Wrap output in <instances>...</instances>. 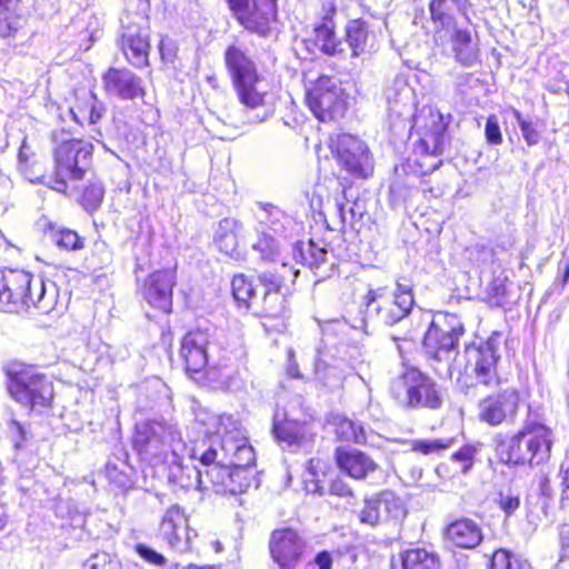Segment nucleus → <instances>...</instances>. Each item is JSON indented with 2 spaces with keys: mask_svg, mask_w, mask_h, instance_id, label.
Returning <instances> with one entry per match:
<instances>
[{
  "mask_svg": "<svg viewBox=\"0 0 569 569\" xmlns=\"http://www.w3.org/2000/svg\"><path fill=\"white\" fill-rule=\"evenodd\" d=\"M102 86L107 93L123 100L143 99L147 93L142 80L126 68H108L102 74Z\"/></svg>",
  "mask_w": 569,
  "mask_h": 569,
  "instance_id": "27",
  "label": "nucleus"
},
{
  "mask_svg": "<svg viewBox=\"0 0 569 569\" xmlns=\"http://www.w3.org/2000/svg\"><path fill=\"white\" fill-rule=\"evenodd\" d=\"M59 300L56 283L22 267H0V312L48 315L57 309Z\"/></svg>",
  "mask_w": 569,
  "mask_h": 569,
  "instance_id": "3",
  "label": "nucleus"
},
{
  "mask_svg": "<svg viewBox=\"0 0 569 569\" xmlns=\"http://www.w3.org/2000/svg\"><path fill=\"white\" fill-rule=\"evenodd\" d=\"M213 433L220 439V447L227 467L248 469L254 467V449L232 416H217Z\"/></svg>",
  "mask_w": 569,
  "mask_h": 569,
  "instance_id": "11",
  "label": "nucleus"
},
{
  "mask_svg": "<svg viewBox=\"0 0 569 569\" xmlns=\"http://www.w3.org/2000/svg\"><path fill=\"white\" fill-rule=\"evenodd\" d=\"M222 60L238 102L246 110L264 107L267 92L260 89L263 78L248 48L238 42L228 43Z\"/></svg>",
  "mask_w": 569,
  "mask_h": 569,
  "instance_id": "6",
  "label": "nucleus"
},
{
  "mask_svg": "<svg viewBox=\"0 0 569 569\" xmlns=\"http://www.w3.org/2000/svg\"><path fill=\"white\" fill-rule=\"evenodd\" d=\"M42 231L62 251H78L86 247V238L68 227L47 221Z\"/></svg>",
  "mask_w": 569,
  "mask_h": 569,
  "instance_id": "38",
  "label": "nucleus"
},
{
  "mask_svg": "<svg viewBox=\"0 0 569 569\" xmlns=\"http://www.w3.org/2000/svg\"><path fill=\"white\" fill-rule=\"evenodd\" d=\"M332 459L342 475L356 481L366 480L379 469L377 461L358 448L337 446Z\"/></svg>",
  "mask_w": 569,
  "mask_h": 569,
  "instance_id": "24",
  "label": "nucleus"
},
{
  "mask_svg": "<svg viewBox=\"0 0 569 569\" xmlns=\"http://www.w3.org/2000/svg\"><path fill=\"white\" fill-rule=\"evenodd\" d=\"M117 44L127 62L134 69H142L149 66L151 46L147 21L143 23L129 22L123 26Z\"/></svg>",
  "mask_w": 569,
  "mask_h": 569,
  "instance_id": "23",
  "label": "nucleus"
},
{
  "mask_svg": "<svg viewBox=\"0 0 569 569\" xmlns=\"http://www.w3.org/2000/svg\"><path fill=\"white\" fill-rule=\"evenodd\" d=\"M3 373L7 393L20 408L29 413L53 408V380L39 366L13 359L4 365Z\"/></svg>",
  "mask_w": 569,
  "mask_h": 569,
  "instance_id": "5",
  "label": "nucleus"
},
{
  "mask_svg": "<svg viewBox=\"0 0 569 569\" xmlns=\"http://www.w3.org/2000/svg\"><path fill=\"white\" fill-rule=\"evenodd\" d=\"M559 268L562 271L560 287L565 288L569 281V258L559 262Z\"/></svg>",
  "mask_w": 569,
  "mask_h": 569,
  "instance_id": "57",
  "label": "nucleus"
},
{
  "mask_svg": "<svg viewBox=\"0 0 569 569\" xmlns=\"http://www.w3.org/2000/svg\"><path fill=\"white\" fill-rule=\"evenodd\" d=\"M313 569H332L333 555L330 550L323 549L315 553L310 562Z\"/></svg>",
  "mask_w": 569,
  "mask_h": 569,
  "instance_id": "55",
  "label": "nucleus"
},
{
  "mask_svg": "<svg viewBox=\"0 0 569 569\" xmlns=\"http://www.w3.org/2000/svg\"><path fill=\"white\" fill-rule=\"evenodd\" d=\"M296 273L286 263L274 264L262 270L253 278L243 272L231 278V293L239 307L251 310L257 317L274 320L273 330L281 331L287 328L291 318V310L280 293L287 280H293Z\"/></svg>",
  "mask_w": 569,
  "mask_h": 569,
  "instance_id": "2",
  "label": "nucleus"
},
{
  "mask_svg": "<svg viewBox=\"0 0 569 569\" xmlns=\"http://www.w3.org/2000/svg\"><path fill=\"white\" fill-rule=\"evenodd\" d=\"M134 551L148 563L158 567H162L166 563V558L162 555L143 543H137L134 546Z\"/></svg>",
  "mask_w": 569,
  "mask_h": 569,
  "instance_id": "53",
  "label": "nucleus"
},
{
  "mask_svg": "<svg viewBox=\"0 0 569 569\" xmlns=\"http://www.w3.org/2000/svg\"><path fill=\"white\" fill-rule=\"evenodd\" d=\"M210 340L207 329L193 328L180 339L179 359L184 375L200 388H212L221 381V371L209 365Z\"/></svg>",
  "mask_w": 569,
  "mask_h": 569,
  "instance_id": "9",
  "label": "nucleus"
},
{
  "mask_svg": "<svg viewBox=\"0 0 569 569\" xmlns=\"http://www.w3.org/2000/svg\"><path fill=\"white\" fill-rule=\"evenodd\" d=\"M81 569H120V562L107 552H96L83 561Z\"/></svg>",
  "mask_w": 569,
  "mask_h": 569,
  "instance_id": "48",
  "label": "nucleus"
},
{
  "mask_svg": "<svg viewBox=\"0 0 569 569\" xmlns=\"http://www.w3.org/2000/svg\"><path fill=\"white\" fill-rule=\"evenodd\" d=\"M329 150L340 170L353 179H367L373 172L371 156L365 143L347 132L331 136L328 141Z\"/></svg>",
  "mask_w": 569,
  "mask_h": 569,
  "instance_id": "14",
  "label": "nucleus"
},
{
  "mask_svg": "<svg viewBox=\"0 0 569 569\" xmlns=\"http://www.w3.org/2000/svg\"><path fill=\"white\" fill-rule=\"evenodd\" d=\"M446 539L457 548L473 549L478 547L482 539L481 527L472 519L467 517L456 518L443 529Z\"/></svg>",
  "mask_w": 569,
  "mask_h": 569,
  "instance_id": "28",
  "label": "nucleus"
},
{
  "mask_svg": "<svg viewBox=\"0 0 569 569\" xmlns=\"http://www.w3.org/2000/svg\"><path fill=\"white\" fill-rule=\"evenodd\" d=\"M340 186H341L342 192L345 193L347 190H349L352 187V182L345 179L343 181L340 182Z\"/></svg>",
  "mask_w": 569,
  "mask_h": 569,
  "instance_id": "60",
  "label": "nucleus"
},
{
  "mask_svg": "<svg viewBox=\"0 0 569 569\" xmlns=\"http://www.w3.org/2000/svg\"><path fill=\"white\" fill-rule=\"evenodd\" d=\"M390 569H441V559L436 551L412 547L392 557Z\"/></svg>",
  "mask_w": 569,
  "mask_h": 569,
  "instance_id": "31",
  "label": "nucleus"
},
{
  "mask_svg": "<svg viewBox=\"0 0 569 569\" xmlns=\"http://www.w3.org/2000/svg\"><path fill=\"white\" fill-rule=\"evenodd\" d=\"M498 506L507 516H511L519 509L520 499L518 496L500 493Z\"/></svg>",
  "mask_w": 569,
  "mask_h": 569,
  "instance_id": "54",
  "label": "nucleus"
},
{
  "mask_svg": "<svg viewBox=\"0 0 569 569\" xmlns=\"http://www.w3.org/2000/svg\"><path fill=\"white\" fill-rule=\"evenodd\" d=\"M70 112L74 121L80 124H96L102 119L106 108L94 92L88 91L76 98Z\"/></svg>",
  "mask_w": 569,
  "mask_h": 569,
  "instance_id": "35",
  "label": "nucleus"
},
{
  "mask_svg": "<svg viewBox=\"0 0 569 569\" xmlns=\"http://www.w3.org/2000/svg\"><path fill=\"white\" fill-rule=\"evenodd\" d=\"M449 123V116L432 106H423L415 113L411 123V132L416 136L413 157L396 167L395 190L410 187L411 177L422 178L443 164L441 157L450 143Z\"/></svg>",
  "mask_w": 569,
  "mask_h": 569,
  "instance_id": "1",
  "label": "nucleus"
},
{
  "mask_svg": "<svg viewBox=\"0 0 569 569\" xmlns=\"http://www.w3.org/2000/svg\"><path fill=\"white\" fill-rule=\"evenodd\" d=\"M71 191H76V201L87 211L98 209L104 198L103 183L93 172H90L81 186H70Z\"/></svg>",
  "mask_w": 569,
  "mask_h": 569,
  "instance_id": "37",
  "label": "nucleus"
},
{
  "mask_svg": "<svg viewBox=\"0 0 569 569\" xmlns=\"http://www.w3.org/2000/svg\"><path fill=\"white\" fill-rule=\"evenodd\" d=\"M476 37V31L465 28H458L450 33L451 51L459 64L471 67L480 62V47Z\"/></svg>",
  "mask_w": 569,
  "mask_h": 569,
  "instance_id": "30",
  "label": "nucleus"
},
{
  "mask_svg": "<svg viewBox=\"0 0 569 569\" xmlns=\"http://www.w3.org/2000/svg\"><path fill=\"white\" fill-rule=\"evenodd\" d=\"M169 431L170 428L164 421L144 420L136 423L130 439L131 448L142 461H162Z\"/></svg>",
  "mask_w": 569,
  "mask_h": 569,
  "instance_id": "19",
  "label": "nucleus"
},
{
  "mask_svg": "<svg viewBox=\"0 0 569 569\" xmlns=\"http://www.w3.org/2000/svg\"><path fill=\"white\" fill-rule=\"evenodd\" d=\"M159 53L163 62H174L178 58V46L168 37H162L159 41Z\"/></svg>",
  "mask_w": 569,
  "mask_h": 569,
  "instance_id": "52",
  "label": "nucleus"
},
{
  "mask_svg": "<svg viewBox=\"0 0 569 569\" xmlns=\"http://www.w3.org/2000/svg\"><path fill=\"white\" fill-rule=\"evenodd\" d=\"M345 40L351 50V56L356 58L377 44V34L369 21L356 18L346 24Z\"/></svg>",
  "mask_w": 569,
  "mask_h": 569,
  "instance_id": "29",
  "label": "nucleus"
},
{
  "mask_svg": "<svg viewBox=\"0 0 569 569\" xmlns=\"http://www.w3.org/2000/svg\"><path fill=\"white\" fill-rule=\"evenodd\" d=\"M337 13L338 7L335 0L322 2L320 19L312 24L309 38L305 40L307 46L311 44L329 57L345 54L342 41L337 33Z\"/></svg>",
  "mask_w": 569,
  "mask_h": 569,
  "instance_id": "22",
  "label": "nucleus"
},
{
  "mask_svg": "<svg viewBox=\"0 0 569 569\" xmlns=\"http://www.w3.org/2000/svg\"><path fill=\"white\" fill-rule=\"evenodd\" d=\"M465 333L463 325L453 315L445 313L433 320L423 337L426 352L436 360L449 357Z\"/></svg>",
  "mask_w": 569,
  "mask_h": 569,
  "instance_id": "20",
  "label": "nucleus"
},
{
  "mask_svg": "<svg viewBox=\"0 0 569 569\" xmlns=\"http://www.w3.org/2000/svg\"><path fill=\"white\" fill-rule=\"evenodd\" d=\"M207 82H208V83H209L213 89H218V87H219L217 76H209V77H207Z\"/></svg>",
  "mask_w": 569,
  "mask_h": 569,
  "instance_id": "59",
  "label": "nucleus"
},
{
  "mask_svg": "<svg viewBox=\"0 0 569 569\" xmlns=\"http://www.w3.org/2000/svg\"><path fill=\"white\" fill-rule=\"evenodd\" d=\"M183 569H221V567L219 565H212V563H207V565L188 563L187 566L183 567Z\"/></svg>",
  "mask_w": 569,
  "mask_h": 569,
  "instance_id": "58",
  "label": "nucleus"
},
{
  "mask_svg": "<svg viewBox=\"0 0 569 569\" xmlns=\"http://www.w3.org/2000/svg\"><path fill=\"white\" fill-rule=\"evenodd\" d=\"M321 460L319 458H310L306 462V468L310 472V475L315 478L316 482H318V470L320 469ZM315 491L319 492L320 495H331L337 496L339 498H351L353 497V490L348 485V482L342 479L340 476H336L332 478L327 489L323 487H320L318 483H316Z\"/></svg>",
  "mask_w": 569,
  "mask_h": 569,
  "instance_id": "42",
  "label": "nucleus"
},
{
  "mask_svg": "<svg viewBox=\"0 0 569 569\" xmlns=\"http://www.w3.org/2000/svg\"><path fill=\"white\" fill-rule=\"evenodd\" d=\"M161 538L171 547H191L194 531L189 526V516L178 505L170 506L159 526Z\"/></svg>",
  "mask_w": 569,
  "mask_h": 569,
  "instance_id": "26",
  "label": "nucleus"
},
{
  "mask_svg": "<svg viewBox=\"0 0 569 569\" xmlns=\"http://www.w3.org/2000/svg\"><path fill=\"white\" fill-rule=\"evenodd\" d=\"M177 284V268L152 270L143 279L139 291L143 301L154 311L170 315L173 309V289Z\"/></svg>",
  "mask_w": 569,
  "mask_h": 569,
  "instance_id": "18",
  "label": "nucleus"
},
{
  "mask_svg": "<svg viewBox=\"0 0 569 569\" xmlns=\"http://www.w3.org/2000/svg\"><path fill=\"white\" fill-rule=\"evenodd\" d=\"M13 0H0V10H9V6Z\"/></svg>",
  "mask_w": 569,
  "mask_h": 569,
  "instance_id": "61",
  "label": "nucleus"
},
{
  "mask_svg": "<svg viewBox=\"0 0 569 569\" xmlns=\"http://www.w3.org/2000/svg\"><path fill=\"white\" fill-rule=\"evenodd\" d=\"M272 435L277 442L287 446L299 445L303 438L301 423L287 416H276L272 421Z\"/></svg>",
  "mask_w": 569,
  "mask_h": 569,
  "instance_id": "41",
  "label": "nucleus"
},
{
  "mask_svg": "<svg viewBox=\"0 0 569 569\" xmlns=\"http://www.w3.org/2000/svg\"><path fill=\"white\" fill-rule=\"evenodd\" d=\"M253 250L261 254L262 259L274 260L279 253L278 242L273 236L262 231L252 246Z\"/></svg>",
  "mask_w": 569,
  "mask_h": 569,
  "instance_id": "47",
  "label": "nucleus"
},
{
  "mask_svg": "<svg viewBox=\"0 0 569 569\" xmlns=\"http://www.w3.org/2000/svg\"><path fill=\"white\" fill-rule=\"evenodd\" d=\"M453 443V438L417 439L411 442V450L422 456L439 455L448 450Z\"/></svg>",
  "mask_w": 569,
  "mask_h": 569,
  "instance_id": "44",
  "label": "nucleus"
},
{
  "mask_svg": "<svg viewBox=\"0 0 569 569\" xmlns=\"http://www.w3.org/2000/svg\"><path fill=\"white\" fill-rule=\"evenodd\" d=\"M18 20V14H14L9 10H0V38L14 36L20 29Z\"/></svg>",
  "mask_w": 569,
  "mask_h": 569,
  "instance_id": "49",
  "label": "nucleus"
},
{
  "mask_svg": "<svg viewBox=\"0 0 569 569\" xmlns=\"http://www.w3.org/2000/svg\"><path fill=\"white\" fill-rule=\"evenodd\" d=\"M93 147L81 139L61 141L53 150V170L42 174V182L50 189L70 194L69 181H82L90 172Z\"/></svg>",
  "mask_w": 569,
  "mask_h": 569,
  "instance_id": "8",
  "label": "nucleus"
},
{
  "mask_svg": "<svg viewBox=\"0 0 569 569\" xmlns=\"http://www.w3.org/2000/svg\"><path fill=\"white\" fill-rule=\"evenodd\" d=\"M520 391L515 387L499 388L483 396L477 405L478 420L490 427L511 422L518 416Z\"/></svg>",
  "mask_w": 569,
  "mask_h": 569,
  "instance_id": "17",
  "label": "nucleus"
},
{
  "mask_svg": "<svg viewBox=\"0 0 569 569\" xmlns=\"http://www.w3.org/2000/svg\"><path fill=\"white\" fill-rule=\"evenodd\" d=\"M233 19L248 32L266 38L279 20L278 0H224Z\"/></svg>",
  "mask_w": 569,
  "mask_h": 569,
  "instance_id": "13",
  "label": "nucleus"
},
{
  "mask_svg": "<svg viewBox=\"0 0 569 569\" xmlns=\"http://www.w3.org/2000/svg\"><path fill=\"white\" fill-rule=\"evenodd\" d=\"M511 280L502 270L492 273L490 280L483 288L479 300L490 309H505L511 302Z\"/></svg>",
  "mask_w": 569,
  "mask_h": 569,
  "instance_id": "32",
  "label": "nucleus"
},
{
  "mask_svg": "<svg viewBox=\"0 0 569 569\" xmlns=\"http://www.w3.org/2000/svg\"><path fill=\"white\" fill-rule=\"evenodd\" d=\"M328 423L331 426L336 439L340 442L363 445L367 441L363 426L345 415L332 416Z\"/></svg>",
  "mask_w": 569,
  "mask_h": 569,
  "instance_id": "39",
  "label": "nucleus"
},
{
  "mask_svg": "<svg viewBox=\"0 0 569 569\" xmlns=\"http://www.w3.org/2000/svg\"><path fill=\"white\" fill-rule=\"evenodd\" d=\"M562 488L559 498V508L569 511V466L563 470Z\"/></svg>",
  "mask_w": 569,
  "mask_h": 569,
  "instance_id": "56",
  "label": "nucleus"
},
{
  "mask_svg": "<svg viewBox=\"0 0 569 569\" xmlns=\"http://www.w3.org/2000/svg\"><path fill=\"white\" fill-rule=\"evenodd\" d=\"M389 398L408 410L437 411L443 406V396L436 380L415 367L406 368L391 379Z\"/></svg>",
  "mask_w": 569,
  "mask_h": 569,
  "instance_id": "7",
  "label": "nucleus"
},
{
  "mask_svg": "<svg viewBox=\"0 0 569 569\" xmlns=\"http://www.w3.org/2000/svg\"><path fill=\"white\" fill-rule=\"evenodd\" d=\"M407 515L406 505L393 491L385 489L363 499L359 521L370 527L381 522H399Z\"/></svg>",
  "mask_w": 569,
  "mask_h": 569,
  "instance_id": "21",
  "label": "nucleus"
},
{
  "mask_svg": "<svg viewBox=\"0 0 569 569\" xmlns=\"http://www.w3.org/2000/svg\"><path fill=\"white\" fill-rule=\"evenodd\" d=\"M241 222L234 218H224L220 220L213 239L217 249L229 258H239L241 256Z\"/></svg>",
  "mask_w": 569,
  "mask_h": 569,
  "instance_id": "34",
  "label": "nucleus"
},
{
  "mask_svg": "<svg viewBox=\"0 0 569 569\" xmlns=\"http://www.w3.org/2000/svg\"><path fill=\"white\" fill-rule=\"evenodd\" d=\"M269 557L278 569H297L309 553L303 533L293 526H282L270 531Z\"/></svg>",
  "mask_w": 569,
  "mask_h": 569,
  "instance_id": "15",
  "label": "nucleus"
},
{
  "mask_svg": "<svg viewBox=\"0 0 569 569\" xmlns=\"http://www.w3.org/2000/svg\"><path fill=\"white\" fill-rule=\"evenodd\" d=\"M198 460L202 466L207 467L206 475L209 477V481L212 480L214 475H220L226 466L224 458L218 461V452L213 447H208L203 450L199 455Z\"/></svg>",
  "mask_w": 569,
  "mask_h": 569,
  "instance_id": "46",
  "label": "nucleus"
},
{
  "mask_svg": "<svg viewBox=\"0 0 569 569\" xmlns=\"http://www.w3.org/2000/svg\"><path fill=\"white\" fill-rule=\"evenodd\" d=\"M327 258V249L313 239L298 241L293 246V259L297 263L308 268H319Z\"/></svg>",
  "mask_w": 569,
  "mask_h": 569,
  "instance_id": "40",
  "label": "nucleus"
},
{
  "mask_svg": "<svg viewBox=\"0 0 569 569\" xmlns=\"http://www.w3.org/2000/svg\"><path fill=\"white\" fill-rule=\"evenodd\" d=\"M515 117L518 121V124L520 127L522 137L528 146H535L540 141V132L536 128V126L529 121L522 118L521 113L518 111H515Z\"/></svg>",
  "mask_w": 569,
  "mask_h": 569,
  "instance_id": "50",
  "label": "nucleus"
},
{
  "mask_svg": "<svg viewBox=\"0 0 569 569\" xmlns=\"http://www.w3.org/2000/svg\"><path fill=\"white\" fill-rule=\"evenodd\" d=\"M251 469L224 466L220 475H214L210 485L222 492L239 495L246 492L252 482Z\"/></svg>",
  "mask_w": 569,
  "mask_h": 569,
  "instance_id": "33",
  "label": "nucleus"
},
{
  "mask_svg": "<svg viewBox=\"0 0 569 569\" xmlns=\"http://www.w3.org/2000/svg\"><path fill=\"white\" fill-rule=\"evenodd\" d=\"M463 372L472 377L476 385L485 388L499 387L502 378L498 370L500 355L496 346L489 341L470 342L463 349Z\"/></svg>",
  "mask_w": 569,
  "mask_h": 569,
  "instance_id": "16",
  "label": "nucleus"
},
{
  "mask_svg": "<svg viewBox=\"0 0 569 569\" xmlns=\"http://www.w3.org/2000/svg\"><path fill=\"white\" fill-rule=\"evenodd\" d=\"M485 138L491 146H499L503 141L498 118L493 113L487 117L485 124Z\"/></svg>",
  "mask_w": 569,
  "mask_h": 569,
  "instance_id": "51",
  "label": "nucleus"
},
{
  "mask_svg": "<svg viewBox=\"0 0 569 569\" xmlns=\"http://www.w3.org/2000/svg\"><path fill=\"white\" fill-rule=\"evenodd\" d=\"M363 302L380 323L393 326L409 316L415 299L411 289L398 286L389 291L387 287H378L367 291Z\"/></svg>",
  "mask_w": 569,
  "mask_h": 569,
  "instance_id": "12",
  "label": "nucleus"
},
{
  "mask_svg": "<svg viewBox=\"0 0 569 569\" xmlns=\"http://www.w3.org/2000/svg\"><path fill=\"white\" fill-rule=\"evenodd\" d=\"M306 106L320 122H331L345 117L348 103L346 92L329 76H319L308 88Z\"/></svg>",
  "mask_w": 569,
  "mask_h": 569,
  "instance_id": "10",
  "label": "nucleus"
},
{
  "mask_svg": "<svg viewBox=\"0 0 569 569\" xmlns=\"http://www.w3.org/2000/svg\"><path fill=\"white\" fill-rule=\"evenodd\" d=\"M555 435L551 427L539 420H527L510 435L495 438V452L508 467H538L550 460Z\"/></svg>",
  "mask_w": 569,
  "mask_h": 569,
  "instance_id": "4",
  "label": "nucleus"
},
{
  "mask_svg": "<svg viewBox=\"0 0 569 569\" xmlns=\"http://www.w3.org/2000/svg\"><path fill=\"white\" fill-rule=\"evenodd\" d=\"M470 7L468 0H430L428 11L433 31L440 33L457 30L459 17L471 23L468 14Z\"/></svg>",
  "mask_w": 569,
  "mask_h": 569,
  "instance_id": "25",
  "label": "nucleus"
},
{
  "mask_svg": "<svg viewBox=\"0 0 569 569\" xmlns=\"http://www.w3.org/2000/svg\"><path fill=\"white\" fill-rule=\"evenodd\" d=\"M167 478L171 486L186 491L201 487V472L192 465H184L181 459H173L167 467Z\"/></svg>",
  "mask_w": 569,
  "mask_h": 569,
  "instance_id": "36",
  "label": "nucleus"
},
{
  "mask_svg": "<svg viewBox=\"0 0 569 569\" xmlns=\"http://www.w3.org/2000/svg\"><path fill=\"white\" fill-rule=\"evenodd\" d=\"M479 448L480 446L478 443L469 442L451 453L450 460L457 465V469L460 473L465 475L472 469Z\"/></svg>",
  "mask_w": 569,
  "mask_h": 569,
  "instance_id": "43",
  "label": "nucleus"
},
{
  "mask_svg": "<svg viewBox=\"0 0 569 569\" xmlns=\"http://www.w3.org/2000/svg\"><path fill=\"white\" fill-rule=\"evenodd\" d=\"M488 569H522V563L510 550L499 548L491 553Z\"/></svg>",
  "mask_w": 569,
  "mask_h": 569,
  "instance_id": "45",
  "label": "nucleus"
},
{
  "mask_svg": "<svg viewBox=\"0 0 569 569\" xmlns=\"http://www.w3.org/2000/svg\"><path fill=\"white\" fill-rule=\"evenodd\" d=\"M17 428H18V430H19L21 433H23V428H22V426H21L20 423H17Z\"/></svg>",
  "mask_w": 569,
  "mask_h": 569,
  "instance_id": "62",
  "label": "nucleus"
}]
</instances>
